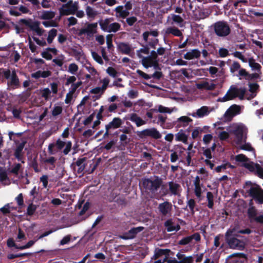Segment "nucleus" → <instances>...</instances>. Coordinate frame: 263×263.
Segmentation results:
<instances>
[{
  "instance_id": "nucleus-18",
  "label": "nucleus",
  "mask_w": 263,
  "mask_h": 263,
  "mask_svg": "<svg viewBox=\"0 0 263 263\" xmlns=\"http://www.w3.org/2000/svg\"><path fill=\"white\" fill-rule=\"evenodd\" d=\"M86 157L79 158L76 162L72 163L73 165L77 166L79 168L77 170L78 174H83L85 168V162L86 161Z\"/></svg>"
},
{
  "instance_id": "nucleus-63",
  "label": "nucleus",
  "mask_w": 263,
  "mask_h": 263,
  "mask_svg": "<svg viewBox=\"0 0 263 263\" xmlns=\"http://www.w3.org/2000/svg\"><path fill=\"white\" fill-rule=\"evenodd\" d=\"M255 167L258 176L263 179V168L258 164H256Z\"/></svg>"
},
{
  "instance_id": "nucleus-55",
  "label": "nucleus",
  "mask_w": 263,
  "mask_h": 263,
  "mask_svg": "<svg viewBox=\"0 0 263 263\" xmlns=\"http://www.w3.org/2000/svg\"><path fill=\"white\" fill-rule=\"evenodd\" d=\"M234 116V114L232 113L229 108L227 110L224 115L225 120L228 122L231 121Z\"/></svg>"
},
{
  "instance_id": "nucleus-30",
  "label": "nucleus",
  "mask_w": 263,
  "mask_h": 263,
  "mask_svg": "<svg viewBox=\"0 0 263 263\" xmlns=\"http://www.w3.org/2000/svg\"><path fill=\"white\" fill-rule=\"evenodd\" d=\"M129 120L132 122H135L138 127L146 124V122L142 120L135 113H133L130 115Z\"/></svg>"
},
{
  "instance_id": "nucleus-49",
  "label": "nucleus",
  "mask_w": 263,
  "mask_h": 263,
  "mask_svg": "<svg viewBox=\"0 0 263 263\" xmlns=\"http://www.w3.org/2000/svg\"><path fill=\"white\" fill-rule=\"evenodd\" d=\"M91 55L95 61L98 63L103 65L104 62L102 60V58L95 51H91Z\"/></svg>"
},
{
  "instance_id": "nucleus-39",
  "label": "nucleus",
  "mask_w": 263,
  "mask_h": 263,
  "mask_svg": "<svg viewBox=\"0 0 263 263\" xmlns=\"http://www.w3.org/2000/svg\"><path fill=\"white\" fill-rule=\"evenodd\" d=\"M164 226L168 232H173L175 230V226H174V223L172 219H169L165 221Z\"/></svg>"
},
{
  "instance_id": "nucleus-29",
  "label": "nucleus",
  "mask_w": 263,
  "mask_h": 263,
  "mask_svg": "<svg viewBox=\"0 0 263 263\" xmlns=\"http://www.w3.org/2000/svg\"><path fill=\"white\" fill-rule=\"evenodd\" d=\"M26 143V142L25 141H23V142H21L17 146L15 150L14 156L18 161H22V153L23 149L25 146Z\"/></svg>"
},
{
  "instance_id": "nucleus-53",
  "label": "nucleus",
  "mask_w": 263,
  "mask_h": 263,
  "mask_svg": "<svg viewBox=\"0 0 263 263\" xmlns=\"http://www.w3.org/2000/svg\"><path fill=\"white\" fill-rule=\"evenodd\" d=\"M192 242V238L190 236L183 237L178 241V244L181 246L186 245Z\"/></svg>"
},
{
  "instance_id": "nucleus-38",
  "label": "nucleus",
  "mask_w": 263,
  "mask_h": 263,
  "mask_svg": "<svg viewBox=\"0 0 263 263\" xmlns=\"http://www.w3.org/2000/svg\"><path fill=\"white\" fill-rule=\"evenodd\" d=\"M20 22L25 24L26 26L30 27V28L34 31L39 27V23L38 22H34L32 25H31L29 21L24 18L21 19Z\"/></svg>"
},
{
  "instance_id": "nucleus-50",
  "label": "nucleus",
  "mask_w": 263,
  "mask_h": 263,
  "mask_svg": "<svg viewBox=\"0 0 263 263\" xmlns=\"http://www.w3.org/2000/svg\"><path fill=\"white\" fill-rule=\"evenodd\" d=\"M120 140L121 142V145L125 146L130 142V138H128L126 135L121 134L120 136Z\"/></svg>"
},
{
  "instance_id": "nucleus-57",
  "label": "nucleus",
  "mask_w": 263,
  "mask_h": 263,
  "mask_svg": "<svg viewBox=\"0 0 263 263\" xmlns=\"http://www.w3.org/2000/svg\"><path fill=\"white\" fill-rule=\"evenodd\" d=\"M231 111L234 114V116L238 115L240 112V107L239 105L233 104L229 108Z\"/></svg>"
},
{
  "instance_id": "nucleus-23",
  "label": "nucleus",
  "mask_w": 263,
  "mask_h": 263,
  "mask_svg": "<svg viewBox=\"0 0 263 263\" xmlns=\"http://www.w3.org/2000/svg\"><path fill=\"white\" fill-rule=\"evenodd\" d=\"M187 139L188 136L183 129H180L179 132L175 134V140L176 141L182 142L184 144H187Z\"/></svg>"
},
{
  "instance_id": "nucleus-59",
  "label": "nucleus",
  "mask_w": 263,
  "mask_h": 263,
  "mask_svg": "<svg viewBox=\"0 0 263 263\" xmlns=\"http://www.w3.org/2000/svg\"><path fill=\"white\" fill-rule=\"evenodd\" d=\"M218 54L220 58H225L230 55L228 50L224 48H220L218 51Z\"/></svg>"
},
{
  "instance_id": "nucleus-10",
  "label": "nucleus",
  "mask_w": 263,
  "mask_h": 263,
  "mask_svg": "<svg viewBox=\"0 0 263 263\" xmlns=\"http://www.w3.org/2000/svg\"><path fill=\"white\" fill-rule=\"evenodd\" d=\"M97 23H88L86 27L80 29L77 34L79 36L86 34L88 37H92L97 32Z\"/></svg>"
},
{
  "instance_id": "nucleus-17",
  "label": "nucleus",
  "mask_w": 263,
  "mask_h": 263,
  "mask_svg": "<svg viewBox=\"0 0 263 263\" xmlns=\"http://www.w3.org/2000/svg\"><path fill=\"white\" fill-rule=\"evenodd\" d=\"M169 191L171 195L174 196H180L181 191V186L179 184L173 181L167 183Z\"/></svg>"
},
{
  "instance_id": "nucleus-2",
  "label": "nucleus",
  "mask_w": 263,
  "mask_h": 263,
  "mask_svg": "<svg viewBox=\"0 0 263 263\" xmlns=\"http://www.w3.org/2000/svg\"><path fill=\"white\" fill-rule=\"evenodd\" d=\"M243 187L250 197L257 200L259 203H263V190L259 185H253L251 181H248L246 182Z\"/></svg>"
},
{
  "instance_id": "nucleus-60",
  "label": "nucleus",
  "mask_w": 263,
  "mask_h": 263,
  "mask_svg": "<svg viewBox=\"0 0 263 263\" xmlns=\"http://www.w3.org/2000/svg\"><path fill=\"white\" fill-rule=\"evenodd\" d=\"M62 107L60 106H54L52 110V116L55 117L60 115L62 112Z\"/></svg>"
},
{
  "instance_id": "nucleus-3",
  "label": "nucleus",
  "mask_w": 263,
  "mask_h": 263,
  "mask_svg": "<svg viewBox=\"0 0 263 263\" xmlns=\"http://www.w3.org/2000/svg\"><path fill=\"white\" fill-rule=\"evenodd\" d=\"M4 78L7 80V89L9 90H14L21 87V83L15 70L11 71L8 69L3 70Z\"/></svg>"
},
{
  "instance_id": "nucleus-33",
  "label": "nucleus",
  "mask_w": 263,
  "mask_h": 263,
  "mask_svg": "<svg viewBox=\"0 0 263 263\" xmlns=\"http://www.w3.org/2000/svg\"><path fill=\"white\" fill-rule=\"evenodd\" d=\"M166 33L167 34H172L175 36L181 37V40L183 37L181 31L178 28L175 27L168 28L166 31Z\"/></svg>"
},
{
  "instance_id": "nucleus-47",
  "label": "nucleus",
  "mask_w": 263,
  "mask_h": 263,
  "mask_svg": "<svg viewBox=\"0 0 263 263\" xmlns=\"http://www.w3.org/2000/svg\"><path fill=\"white\" fill-rule=\"evenodd\" d=\"M240 69H242V68H241V65L237 61H234L230 67V71L232 73H234Z\"/></svg>"
},
{
  "instance_id": "nucleus-24",
  "label": "nucleus",
  "mask_w": 263,
  "mask_h": 263,
  "mask_svg": "<svg viewBox=\"0 0 263 263\" xmlns=\"http://www.w3.org/2000/svg\"><path fill=\"white\" fill-rule=\"evenodd\" d=\"M118 49L123 54H129L132 51L130 46L126 43H120L118 45Z\"/></svg>"
},
{
  "instance_id": "nucleus-64",
  "label": "nucleus",
  "mask_w": 263,
  "mask_h": 263,
  "mask_svg": "<svg viewBox=\"0 0 263 263\" xmlns=\"http://www.w3.org/2000/svg\"><path fill=\"white\" fill-rule=\"evenodd\" d=\"M106 72L110 76L114 78L117 77V71L112 67H108L106 69Z\"/></svg>"
},
{
  "instance_id": "nucleus-58",
  "label": "nucleus",
  "mask_w": 263,
  "mask_h": 263,
  "mask_svg": "<svg viewBox=\"0 0 263 263\" xmlns=\"http://www.w3.org/2000/svg\"><path fill=\"white\" fill-rule=\"evenodd\" d=\"M78 66L76 64L71 63L69 65L68 71L71 74H75L78 70Z\"/></svg>"
},
{
  "instance_id": "nucleus-9",
  "label": "nucleus",
  "mask_w": 263,
  "mask_h": 263,
  "mask_svg": "<svg viewBox=\"0 0 263 263\" xmlns=\"http://www.w3.org/2000/svg\"><path fill=\"white\" fill-rule=\"evenodd\" d=\"M137 135L140 138H144L146 137H150L155 139H160L162 137L160 132L155 128H147L142 131H138Z\"/></svg>"
},
{
  "instance_id": "nucleus-12",
  "label": "nucleus",
  "mask_w": 263,
  "mask_h": 263,
  "mask_svg": "<svg viewBox=\"0 0 263 263\" xmlns=\"http://www.w3.org/2000/svg\"><path fill=\"white\" fill-rule=\"evenodd\" d=\"M158 210L161 216L170 217L172 216L173 205L171 202L169 201H164L159 204Z\"/></svg>"
},
{
  "instance_id": "nucleus-44",
  "label": "nucleus",
  "mask_w": 263,
  "mask_h": 263,
  "mask_svg": "<svg viewBox=\"0 0 263 263\" xmlns=\"http://www.w3.org/2000/svg\"><path fill=\"white\" fill-rule=\"evenodd\" d=\"M56 158L53 156H51L49 157L48 158L45 159L44 160V162L46 164H49L51 165V166L49 167V169L52 170L55 167V163L56 162Z\"/></svg>"
},
{
  "instance_id": "nucleus-22",
  "label": "nucleus",
  "mask_w": 263,
  "mask_h": 263,
  "mask_svg": "<svg viewBox=\"0 0 263 263\" xmlns=\"http://www.w3.org/2000/svg\"><path fill=\"white\" fill-rule=\"evenodd\" d=\"M141 63L144 67L148 68L153 67V65L157 64V60L148 56L143 57Z\"/></svg>"
},
{
  "instance_id": "nucleus-40",
  "label": "nucleus",
  "mask_w": 263,
  "mask_h": 263,
  "mask_svg": "<svg viewBox=\"0 0 263 263\" xmlns=\"http://www.w3.org/2000/svg\"><path fill=\"white\" fill-rule=\"evenodd\" d=\"M55 16L54 12L50 11H43L41 18L43 20H51Z\"/></svg>"
},
{
  "instance_id": "nucleus-26",
  "label": "nucleus",
  "mask_w": 263,
  "mask_h": 263,
  "mask_svg": "<svg viewBox=\"0 0 263 263\" xmlns=\"http://www.w3.org/2000/svg\"><path fill=\"white\" fill-rule=\"evenodd\" d=\"M247 61L252 70L256 71L257 72L261 73V66L259 63L256 62L253 58H249Z\"/></svg>"
},
{
  "instance_id": "nucleus-13",
  "label": "nucleus",
  "mask_w": 263,
  "mask_h": 263,
  "mask_svg": "<svg viewBox=\"0 0 263 263\" xmlns=\"http://www.w3.org/2000/svg\"><path fill=\"white\" fill-rule=\"evenodd\" d=\"M58 151H61L65 146V148L63 151L64 155H67L70 152L72 148V142L70 141L64 142L60 139H58L54 143Z\"/></svg>"
},
{
  "instance_id": "nucleus-4",
  "label": "nucleus",
  "mask_w": 263,
  "mask_h": 263,
  "mask_svg": "<svg viewBox=\"0 0 263 263\" xmlns=\"http://www.w3.org/2000/svg\"><path fill=\"white\" fill-rule=\"evenodd\" d=\"M114 21V17H108L104 20L99 21L101 29L104 32H114L121 30V26L117 22L112 23Z\"/></svg>"
},
{
  "instance_id": "nucleus-28",
  "label": "nucleus",
  "mask_w": 263,
  "mask_h": 263,
  "mask_svg": "<svg viewBox=\"0 0 263 263\" xmlns=\"http://www.w3.org/2000/svg\"><path fill=\"white\" fill-rule=\"evenodd\" d=\"M52 73L49 70L41 71L38 70L36 72L32 74V77L35 79H38L40 78H46L51 75Z\"/></svg>"
},
{
  "instance_id": "nucleus-8",
  "label": "nucleus",
  "mask_w": 263,
  "mask_h": 263,
  "mask_svg": "<svg viewBox=\"0 0 263 263\" xmlns=\"http://www.w3.org/2000/svg\"><path fill=\"white\" fill-rule=\"evenodd\" d=\"M78 6L77 3H73L72 0L69 1L66 4H63L62 8L60 9L61 15H68L74 14L78 10Z\"/></svg>"
},
{
  "instance_id": "nucleus-45",
  "label": "nucleus",
  "mask_w": 263,
  "mask_h": 263,
  "mask_svg": "<svg viewBox=\"0 0 263 263\" xmlns=\"http://www.w3.org/2000/svg\"><path fill=\"white\" fill-rule=\"evenodd\" d=\"M71 55L74 57L77 60H80V58L83 56V52L82 49H71Z\"/></svg>"
},
{
  "instance_id": "nucleus-14",
  "label": "nucleus",
  "mask_w": 263,
  "mask_h": 263,
  "mask_svg": "<svg viewBox=\"0 0 263 263\" xmlns=\"http://www.w3.org/2000/svg\"><path fill=\"white\" fill-rule=\"evenodd\" d=\"M261 73L258 72H255L253 73H250L247 70L242 68L238 71V76L243 77L246 80L248 81H254L255 80L260 79Z\"/></svg>"
},
{
  "instance_id": "nucleus-7",
  "label": "nucleus",
  "mask_w": 263,
  "mask_h": 263,
  "mask_svg": "<svg viewBox=\"0 0 263 263\" xmlns=\"http://www.w3.org/2000/svg\"><path fill=\"white\" fill-rule=\"evenodd\" d=\"M246 90L245 87L237 88L234 85H232L227 92V93L230 100L236 97H239L240 100H242L244 98Z\"/></svg>"
},
{
  "instance_id": "nucleus-31",
  "label": "nucleus",
  "mask_w": 263,
  "mask_h": 263,
  "mask_svg": "<svg viewBox=\"0 0 263 263\" xmlns=\"http://www.w3.org/2000/svg\"><path fill=\"white\" fill-rule=\"evenodd\" d=\"M209 114L208 108L207 106H202L201 108L197 110L196 112L192 114V116L201 118Z\"/></svg>"
},
{
  "instance_id": "nucleus-1",
  "label": "nucleus",
  "mask_w": 263,
  "mask_h": 263,
  "mask_svg": "<svg viewBox=\"0 0 263 263\" xmlns=\"http://www.w3.org/2000/svg\"><path fill=\"white\" fill-rule=\"evenodd\" d=\"M234 231L235 229H229L227 231L225 235L226 240L230 248L243 250L245 248V242L243 240L236 237H242L234 234Z\"/></svg>"
},
{
  "instance_id": "nucleus-37",
  "label": "nucleus",
  "mask_w": 263,
  "mask_h": 263,
  "mask_svg": "<svg viewBox=\"0 0 263 263\" xmlns=\"http://www.w3.org/2000/svg\"><path fill=\"white\" fill-rule=\"evenodd\" d=\"M149 35L157 37L159 35V32L157 29L153 30L151 31L144 32L142 34V36L144 42H147V40L148 39V36Z\"/></svg>"
},
{
  "instance_id": "nucleus-11",
  "label": "nucleus",
  "mask_w": 263,
  "mask_h": 263,
  "mask_svg": "<svg viewBox=\"0 0 263 263\" xmlns=\"http://www.w3.org/2000/svg\"><path fill=\"white\" fill-rule=\"evenodd\" d=\"M170 250L168 249H158L155 251L154 255L155 261L153 263H167L169 258V253Z\"/></svg>"
},
{
  "instance_id": "nucleus-54",
  "label": "nucleus",
  "mask_w": 263,
  "mask_h": 263,
  "mask_svg": "<svg viewBox=\"0 0 263 263\" xmlns=\"http://www.w3.org/2000/svg\"><path fill=\"white\" fill-rule=\"evenodd\" d=\"M187 205L189 207V209L190 210V212L192 215H194L195 214V210L194 208L196 205V202L194 199H190L187 201Z\"/></svg>"
},
{
  "instance_id": "nucleus-46",
  "label": "nucleus",
  "mask_w": 263,
  "mask_h": 263,
  "mask_svg": "<svg viewBox=\"0 0 263 263\" xmlns=\"http://www.w3.org/2000/svg\"><path fill=\"white\" fill-rule=\"evenodd\" d=\"M248 215L250 218H254L256 217L257 211L254 206H252L248 209Z\"/></svg>"
},
{
  "instance_id": "nucleus-62",
  "label": "nucleus",
  "mask_w": 263,
  "mask_h": 263,
  "mask_svg": "<svg viewBox=\"0 0 263 263\" xmlns=\"http://www.w3.org/2000/svg\"><path fill=\"white\" fill-rule=\"evenodd\" d=\"M22 165L20 163L15 164V165L12 167L10 172L15 175H17Z\"/></svg>"
},
{
  "instance_id": "nucleus-27",
  "label": "nucleus",
  "mask_w": 263,
  "mask_h": 263,
  "mask_svg": "<svg viewBox=\"0 0 263 263\" xmlns=\"http://www.w3.org/2000/svg\"><path fill=\"white\" fill-rule=\"evenodd\" d=\"M176 256L179 260L174 263H192L193 261V258L192 256L186 257L181 253H178ZM170 263L171 262H170Z\"/></svg>"
},
{
  "instance_id": "nucleus-42",
  "label": "nucleus",
  "mask_w": 263,
  "mask_h": 263,
  "mask_svg": "<svg viewBox=\"0 0 263 263\" xmlns=\"http://www.w3.org/2000/svg\"><path fill=\"white\" fill-rule=\"evenodd\" d=\"M57 34V29H54V28L51 29L48 32V37L47 39V42L49 44H51L52 42L54 37L56 36Z\"/></svg>"
},
{
  "instance_id": "nucleus-48",
  "label": "nucleus",
  "mask_w": 263,
  "mask_h": 263,
  "mask_svg": "<svg viewBox=\"0 0 263 263\" xmlns=\"http://www.w3.org/2000/svg\"><path fill=\"white\" fill-rule=\"evenodd\" d=\"M51 95V91L49 88H45L42 90L41 96L44 98L45 100L47 101L50 99Z\"/></svg>"
},
{
  "instance_id": "nucleus-52",
  "label": "nucleus",
  "mask_w": 263,
  "mask_h": 263,
  "mask_svg": "<svg viewBox=\"0 0 263 263\" xmlns=\"http://www.w3.org/2000/svg\"><path fill=\"white\" fill-rule=\"evenodd\" d=\"M232 54L235 58L239 59L242 62L246 63L247 62V59L245 57L244 55H242V53L240 51H235L232 53Z\"/></svg>"
},
{
  "instance_id": "nucleus-19",
  "label": "nucleus",
  "mask_w": 263,
  "mask_h": 263,
  "mask_svg": "<svg viewBox=\"0 0 263 263\" xmlns=\"http://www.w3.org/2000/svg\"><path fill=\"white\" fill-rule=\"evenodd\" d=\"M196 87L199 89H205L207 90H213L216 88V85L214 83H210L207 81H202L196 84Z\"/></svg>"
},
{
  "instance_id": "nucleus-32",
  "label": "nucleus",
  "mask_w": 263,
  "mask_h": 263,
  "mask_svg": "<svg viewBox=\"0 0 263 263\" xmlns=\"http://www.w3.org/2000/svg\"><path fill=\"white\" fill-rule=\"evenodd\" d=\"M233 134L235 136L238 142H242L243 141V130L240 126H237L233 130Z\"/></svg>"
},
{
  "instance_id": "nucleus-6",
  "label": "nucleus",
  "mask_w": 263,
  "mask_h": 263,
  "mask_svg": "<svg viewBox=\"0 0 263 263\" xmlns=\"http://www.w3.org/2000/svg\"><path fill=\"white\" fill-rule=\"evenodd\" d=\"M215 34L220 37L228 35L231 32V29L228 23L225 21H218L213 24Z\"/></svg>"
},
{
  "instance_id": "nucleus-35",
  "label": "nucleus",
  "mask_w": 263,
  "mask_h": 263,
  "mask_svg": "<svg viewBox=\"0 0 263 263\" xmlns=\"http://www.w3.org/2000/svg\"><path fill=\"white\" fill-rule=\"evenodd\" d=\"M249 91L251 93V98H253L256 96V92L259 88V85L257 83H249Z\"/></svg>"
},
{
  "instance_id": "nucleus-41",
  "label": "nucleus",
  "mask_w": 263,
  "mask_h": 263,
  "mask_svg": "<svg viewBox=\"0 0 263 263\" xmlns=\"http://www.w3.org/2000/svg\"><path fill=\"white\" fill-rule=\"evenodd\" d=\"M206 198L208 201V207L210 209H213L214 206V196L212 192H208L206 194Z\"/></svg>"
},
{
  "instance_id": "nucleus-5",
  "label": "nucleus",
  "mask_w": 263,
  "mask_h": 263,
  "mask_svg": "<svg viewBox=\"0 0 263 263\" xmlns=\"http://www.w3.org/2000/svg\"><path fill=\"white\" fill-rule=\"evenodd\" d=\"M162 179L158 176H155V179L152 180L149 178H144L142 181V185L146 191L155 193L162 184Z\"/></svg>"
},
{
  "instance_id": "nucleus-34",
  "label": "nucleus",
  "mask_w": 263,
  "mask_h": 263,
  "mask_svg": "<svg viewBox=\"0 0 263 263\" xmlns=\"http://www.w3.org/2000/svg\"><path fill=\"white\" fill-rule=\"evenodd\" d=\"M114 201L121 208L125 207L128 203L127 199L123 195L115 197Z\"/></svg>"
},
{
  "instance_id": "nucleus-16",
  "label": "nucleus",
  "mask_w": 263,
  "mask_h": 263,
  "mask_svg": "<svg viewBox=\"0 0 263 263\" xmlns=\"http://www.w3.org/2000/svg\"><path fill=\"white\" fill-rule=\"evenodd\" d=\"M192 121L193 120L187 116H181L175 121L176 128H179L181 127H185Z\"/></svg>"
},
{
  "instance_id": "nucleus-25",
  "label": "nucleus",
  "mask_w": 263,
  "mask_h": 263,
  "mask_svg": "<svg viewBox=\"0 0 263 263\" xmlns=\"http://www.w3.org/2000/svg\"><path fill=\"white\" fill-rule=\"evenodd\" d=\"M39 188L34 186L30 191L29 195L32 197L31 199L29 200V201L37 202L40 200L41 195L39 192Z\"/></svg>"
},
{
  "instance_id": "nucleus-61",
  "label": "nucleus",
  "mask_w": 263,
  "mask_h": 263,
  "mask_svg": "<svg viewBox=\"0 0 263 263\" xmlns=\"http://www.w3.org/2000/svg\"><path fill=\"white\" fill-rule=\"evenodd\" d=\"M30 166L34 170L35 173H39L40 172V170L39 168L38 163L35 158H34L31 161Z\"/></svg>"
},
{
  "instance_id": "nucleus-56",
  "label": "nucleus",
  "mask_w": 263,
  "mask_h": 263,
  "mask_svg": "<svg viewBox=\"0 0 263 263\" xmlns=\"http://www.w3.org/2000/svg\"><path fill=\"white\" fill-rule=\"evenodd\" d=\"M147 40H148V39ZM158 42L159 40L158 39H151L149 41H147V42L146 43L151 48L156 49V46L158 44Z\"/></svg>"
},
{
  "instance_id": "nucleus-51",
  "label": "nucleus",
  "mask_w": 263,
  "mask_h": 263,
  "mask_svg": "<svg viewBox=\"0 0 263 263\" xmlns=\"http://www.w3.org/2000/svg\"><path fill=\"white\" fill-rule=\"evenodd\" d=\"M82 85V81L77 82L76 83H73L71 85L69 91L72 94H74L76 91L77 89Z\"/></svg>"
},
{
  "instance_id": "nucleus-15",
  "label": "nucleus",
  "mask_w": 263,
  "mask_h": 263,
  "mask_svg": "<svg viewBox=\"0 0 263 263\" xmlns=\"http://www.w3.org/2000/svg\"><path fill=\"white\" fill-rule=\"evenodd\" d=\"M144 228L143 227H138L136 228H133L127 232L124 233L121 238L124 239H130L134 238L136 235L143 231Z\"/></svg>"
},
{
  "instance_id": "nucleus-36",
  "label": "nucleus",
  "mask_w": 263,
  "mask_h": 263,
  "mask_svg": "<svg viewBox=\"0 0 263 263\" xmlns=\"http://www.w3.org/2000/svg\"><path fill=\"white\" fill-rule=\"evenodd\" d=\"M29 203L26 210V215L27 216H32L35 213L38 205L34 204L33 202L29 201Z\"/></svg>"
},
{
  "instance_id": "nucleus-43",
  "label": "nucleus",
  "mask_w": 263,
  "mask_h": 263,
  "mask_svg": "<svg viewBox=\"0 0 263 263\" xmlns=\"http://www.w3.org/2000/svg\"><path fill=\"white\" fill-rule=\"evenodd\" d=\"M86 12L89 18H94L98 14L97 11L94 10L92 7L89 6L86 8Z\"/></svg>"
},
{
  "instance_id": "nucleus-20",
  "label": "nucleus",
  "mask_w": 263,
  "mask_h": 263,
  "mask_svg": "<svg viewBox=\"0 0 263 263\" xmlns=\"http://www.w3.org/2000/svg\"><path fill=\"white\" fill-rule=\"evenodd\" d=\"M122 123V121L120 118L115 117L111 122L106 124L105 127H107V128L109 129H117L121 127Z\"/></svg>"
},
{
  "instance_id": "nucleus-21",
  "label": "nucleus",
  "mask_w": 263,
  "mask_h": 263,
  "mask_svg": "<svg viewBox=\"0 0 263 263\" xmlns=\"http://www.w3.org/2000/svg\"><path fill=\"white\" fill-rule=\"evenodd\" d=\"M201 52L197 49L192 50L191 51L186 52L183 56L186 60H192L194 59H198L200 57Z\"/></svg>"
}]
</instances>
